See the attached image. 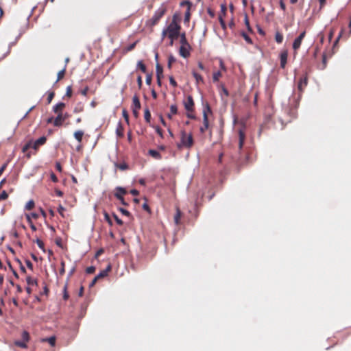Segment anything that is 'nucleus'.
I'll list each match as a JSON object with an SVG mask.
<instances>
[{
	"label": "nucleus",
	"mask_w": 351,
	"mask_h": 351,
	"mask_svg": "<svg viewBox=\"0 0 351 351\" xmlns=\"http://www.w3.org/2000/svg\"><path fill=\"white\" fill-rule=\"evenodd\" d=\"M21 337H22L23 341H25L26 343L29 342V341L30 339L29 334L26 330H24L22 332Z\"/></svg>",
	"instance_id": "nucleus-33"
},
{
	"label": "nucleus",
	"mask_w": 351,
	"mask_h": 351,
	"mask_svg": "<svg viewBox=\"0 0 351 351\" xmlns=\"http://www.w3.org/2000/svg\"><path fill=\"white\" fill-rule=\"evenodd\" d=\"M47 138L45 136H41L33 143H32V148L35 150H37L38 149L40 145H43L44 144H45Z\"/></svg>",
	"instance_id": "nucleus-11"
},
{
	"label": "nucleus",
	"mask_w": 351,
	"mask_h": 351,
	"mask_svg": "<svg viewBox=\"0 0 351 351\" xmlns=\"http://www.w3.org/2000/svg\"><path fill=\"white\" fill-rule=\"evenodd\" d=\"M156 129V132H157V134L161 137V138H163V131L162 130L158 127V126H156L155 128Z\"/></svg>",
	"instance_id": "nucleus-53"
},
{
	"label": "nucleus",
	"mask_w": 351,
	"mask_h": 351,
	"mask_svg": "<svg viewBox=\"0 0 351 351\" xmlns=\"http://www.w3.org/2000/svg\"><path fill=\"white\" fill-rule=\"evenodd\" d=\"M88 87L86 86L83 90H81V94L84 96H86L88 92Z\"/></svg>",
	"instance_id": "nucleus-61"
},
{
	"label": "nucleus",
	"mask_w": 351,
	"mask_h": 351,
	"mask_svg": "<svg viewBox=\"0 0 351 351\" xmlns=\"http://www.w3.org/2000/svg\"><path fill=\"white\" fill-rule=\"evenodd\" d=\"M148 153L149 155L156 160H160L162 158L161 154L156 150L149 149Z\"/></svg>",
	"instance_id": "nucleus-17"
},
{
	"label": "nucleus",
	"mask_w": 351,
	"mask_h": 351,
	"mask_svg": "<svg viewBox=\"0 0 351 351\" xmlns=\"http://www.w3.org/2000/svg\"><path fill=\"white\" fill-rule=\"evenodd\" d=\"M178 113V107L176 105H171L170 106V113L167 114V117L169 119H172V116Z\"/></svg>",
	"instance_id": "nucleus-19"
},
{
	"label": "nucleus",
	"mask_w": 351,
	"mask_h": 351,
	"mask_svg": "<svg viewBox=\"0 0 351 351\" xmlns=\"http://www.w3.org/2000/svg\"><path fill=\"white\" fill-rule=\"evenodd\" d=\"M308 84V76L307 74H304L302 77H300L298 84V88L300 93H302L306 88V86Z\"/></svg>",
	"instance_id": "nucleus-6"
},
{
	"label": "nucleus",
	"mask_w": 351,
	"mask_h": 351,
	"mask_svg": "<svg viewBox=\"0 0 351 351\" xmlns=\"http://www.w3.org/2000/svg\"><path fill=\"white\" fill-rule=\"evenodd\" d=\"M124 128L121 122L118 123L117 129H116V134L118 137L122 138L123 137Z\"/></svg>",
	"instance_id": "nucleus-16"
},
{
	"label": "nucleus",
	"mask_w": 351,
	"mask_h": 351,
	"mask_svg": "<svg viewBox=\"0 0 351 351\" xmlns=\"http://www.w3.org/2000/svg\"><path fill=\"white\" fill-rule=\"evenodd\" d=\"M95 271V268L93 266H90L86 268V271L87 274H93Z\"/></svg>",
	"instance_id": "nucleus-57"
},
{
	"label": "nucleus",
	"mask_w": 351,
	"mask_h": 351,
	"mask_svg": "<svg viewBox=\"0 0 351 351\" xmlns=\"http://www.w3.org/2000/svg\"><path fill=\"white\" fill-rule=\"evenodd\" d=\"M248 158H249V156L245 155V158H244V159L243 160H241V161L239 160V161L237 162L238 165H243L245 163H247V160H248Z\"/></svg>",
	"instance_id": "nucleus-52"
},
{
	"label": "nucleus",
	"mask_w": 351,
	"mask_h": 351,
	"mask_svg": "<svg viewBox=\"0 0 351 351\" xmlns=\"http://www.w3.org/2000/svg\"><path fill=\"white\" fill-rule=\"evenodd\" d=\"M181 17L179 13H175L172 16L171 23L167 25V27L164 28L161 34V39L163 40L167 37L170 42L169 45H173L174 40L179 38L181 25H180Z\"/></svg>",
	"instance_id": "nucleus-1"
},
{
	"label": "nucleus",
	"mask_w": 351,
	"mask_h": 351,
	"mask_svg": "<svg viewBox=\"0 0 351 351\" xmlns=\"http://www.w3.org/2000/svg\"><path fill=\"white\" fill-rule=\"evenodd\" d=\"M144 118L147 123H150L151 121V113L148 108L145 109Z\"/></svg>",
	"instance_id": "nucleus-32"
},
{
	"label": "nucleus",
	"mask_w": 351,
	"mask_h": 351,
	"mask_svg": "<svg viewBox=\"0 0 351 351\" xmlns=\"http://www.w3.org/2000/svg\"><path fill=\"white\" fill-rule=\"evenodd\" d=\"M306 32H302L298 37H297L293 43V49L294 51H297L301 46L302 42L305 37Z\"/></svg>",
	"instance_id": "nucleus-7"
},
{
	"label": "nucleus",
	"mask_w": 351,
	"mask_h": 351,
	"mask_svg": "<svg viewBox=\"0 0 351 351\" xmlns=\"http://www.w3.org/2000/svg\"><path fill=\"white\" fill-rule=\"evenodd\" d=\"M65 72H66V66L62 70L60 71L58 73V77H57L56 82H58V81H60L64 77Z\"/></svg>",
	"instance_id": "nucleus-35"
},
{
	"label": "nucleus",
	"mask_w": 351,
	"mask_h": 351,
	"mask_svg": "<svg viewBox=\"0 0 351 351\" xmlns=\"http://www.w3.org/2000/svg\"><path fill=\"white\" fill-rule=\"evenodd\" d=\"M56 341V339L55 336H51L50 337L44 339L43 340V341L48 342L51 346H55Z\"/></svg>",
	"instance_id": "nucleus-29"
},
{
	"label": "nucleus",
	"mask_w": 351,
	"mask_h": 351,
	"mask_svg": "<svg viewBox=\"0 0 351 351\" xmlns=\"http://www.w3.org/2000/svg\"><path fill=\"white\" fill-rule=\"evenodd\" d=\"M114 197L120 201V202L124 205L128 206V204L125 202V199L123 197H121V195H119L118 194H114Z\"/></svg>",
	"instance_id": "nucleus-43"
},
{
	"label": "nucleus",
	"mask_w": 351,
	"mask_h": 351,
	"mask_svg": "<svg viewBox=\"0 0 351 351\" xmlns=\"http://www.w3.org/2000/svg\"><path fill=\"white\" fill-rule=\"evenodd\" d=\"M25 217L31 229L33 231H36L37 229L36 226L33 223L32 219L30 218V215H25Z\"/></svg>",
	"instance_id": "nucleus-31"
},
{
	"label": "nucleus",
	"mask_w": 351,
	"mask_h": 351,
	"mask_svg": "<svg viewBox=\"0 0 351 351\" xmlns=\"http://www.w3.org/2000/svg\"><path fill=\"white\" fill-rule=\"evenodd\" d=\"M8 197V194L5 191H3L2 193L0 194V201L1 200H5Z\"/></svg>",
	"instance_id": "nucleus-44"
},
{
	"label": "nucleus",
	"mask_w": 351,
	"mask_h": 351,
	"mask_svg": "<svg viewBox=\"0 0 351 351\" xmlns=\"http://www.w3.org/2000/svg\"><path fill=\"white\" fill-rule=\"evenodd\" d=\"M36 244L38 245V247H39L40 249H41L43 252H45V244H44V243L43 242V241H41V240H40V239H37L36 240Z\"/></svg>",
	"instance_id": "nucleus-40"
},
{
	"label": "nucleus",
	"mask_w": 351,
	"mask_h": 351,
	"mask_svg": "<svg viewBox=\"0 0 351 351\" xmlns=\"http://www.w3.org/2000/svg\"><path fill=\"white\" fill-rule=\"evenodd\" d=\"M176 61L175 58L173 57V56H170L169 57V59H168V64H167V66L169 69H171V64L173 62H174Z\"/></svg>",
	"instance_id": "nucleus-51"
},
{
	"label": "nucleus",
	"mask_w": 351,
	"mask_h": 351,
	"mask_svg": "<svg viewBox=\"0 0 351 351\" xmlns=\"http://www.w3.org/2000/svg\"><path fill=\"white\" fill-rule=\"evenodd\" d=\"M190 45H181L180 48V55L184 58H188L190 56Z\"/></svg>",
	"instance_id": "nucleus-10"
},
{
	"label": "nucleus",
	"mask_w": 351,
	"mask_h": 351,
	"mask_svg": "<svg viewBox=\"0 0 351 351\" xmlns=\"http://www.w3.org/2000/svg\"><path fill=\"white\" fill-rule=\"evenodd\" d=\"M35 206V203L34 200H29L25 205V209L30 210H32Z\"/></svg>",
	"instance_id": "nucleus-39"
},
{
	"label": "nucleus",
	"mask_w": 351,
	"mask_h": 351,
	"mask_svg": "<svg viewBox=\"0 0 351 351\" xmlns=\"http://www.w3.org/2000/svg\"><path fill=\"white\" fill-rule=\"evenodd\" d=\"M65 121V117H63V114L60 113L53 120V125L56 127H60L63 122Z\"/></svg>",
	"instance_id": "nucleus-12"
},
{
	"label": "nucleus",
	"mask_w": 351,
	"mask_h": 351,
	"mask_svg": "<svg viewBox=\"0 0 351 351\" xmlns=\"http://www.w3.org/2000/svg\"><path fill=\"white\" fill-rule=\"evenodd\" d=\"M122 115L124 117L127 123L129 124V114H128V111L125 109H123L122 110Z\"/></svg>",
	"instance_id": "nucleus-42"
},
{
	"label": "nucleus",
	"mask_w": 351,
	"mask_h": 351,
	"mask_svg": "<svg viewBox=\"0 0 351 351\" xmlns=\"http://www.w3.org/2000/svg\"><path fill=\"white\" fill-rule=\"evenodd\" d=\"M288 51L285 49L282 50L280 54V67L285 69L287 62Z\"/></svg>",
	"instance_id": "nucleus-9"
},
{
	"label": "nucleus",
	"mask_w": 351,
	"mask_h": 351,
	"mask_svg": "<svg viewBox=\"0 0 351 351\" xmlns=\"http://www.w3.org/2000/svg\"><path fill=\"white\" fill-rule=\"evenodd\" d=\"M138 68L144 73L147 72L145 64L142 61H138L137 64Z\"/></svg>",
	"instance_id": "nucleus-34"
},
{
	"label": "nucleus",
	"mask_w": 351,
	"mask_h": 351,
	"mask_svg": "<svg viewBox=\"0 0 351 351\" xmlns=\"http://www.w3.org/2000/svg\"><path fill=\"white\" fill-rule=\"evenodd\" d=\"M104 217H105V219L108 222V223H109L110 225H112V221H111V219H110V216L108 215V214L105 213V214H104Z\"/></svg>",
	"instance_id": "nucleus-63"
},
{
	"label": "nucleus",
	"mask_w": 351,
	"mask_h": 351,
	"mask_svg": "<svg viewBox=\"0 0 351 351\" xmlns=\"http://www.w3.org/2000/svg\"><path fill=\"white\" fill-rule=\"evenodd\" d=\"M137 83H138V88H141L143 85L142 77L141 75H138L137 77Z\"/></svg>",
	"instance_id": "nucleus-60"
},
{
	"label": "nucleus",
	"mask_w": 351,
	"mask_h": 351,
	"mask_svg": "<svg viewBox=\"0 0 351 351\" xmlns=\"http://www.w3.org/2000/svg\"><path fill=\"white\" fill-rule=\"evenodd\" d=\"M219 21L221 27H222L223 29L225 30L226 29V24L225 21L222 18V15L221 14L219 15Z\"/></svg>",
	"instance_id": "nucleus-41"
},
{
	"label": "nucleus",
	"mask_w": 351,
	"mask_h": 351,
	"mask_svg": "<svg viewBox=\"0 0 351 351\" xmlns=\"http://www.w3.org/2000/svg\"><path fill=\"white\" fill-rule=\"evenodd\" d=\"M222 77V73L220 71L214 72L213 74V81L217 82Z\"/></svg>",
	"instance_id": "nucleus-27"
},
{
	"label": "nucleus",
	"mask_w": 351,
	"mask_h": 351,
	"mask_svg": "<svg viewBox=\"0 0 351 351\" xmlns=\"http://www.w3.org/2000/svg\"><path fill=\"white\" fill-rule=\"evenodd\" d=\"M111 269V266L109 265L107 268L103 271H101L97 276H96L98 279L101 278H104V277H106L108 272L110 271Z\"/></svg>",
	"instance_id": "nucleus-22"
},
{
	"label": "nucleus",
	"mask_w": 351,
	"mask_h": 351,
	"mask_svg": "<svg viewBox=\"0 0 351 351\" xmlns=\"http://www.w3.org/2000/svg\"><path fill=\"white\" fill-rule=\"evenodd\" d=\"M26 282L28 286L37 285V280L35 278H33L31 276H27L26 278Z\"/></svg>",
	"instance_id": "nucleus-28"
},
{
	"label": "nucleus",
	"mask_w": 351,
	"mask_h": 351,
	"mask_svg": "<svg viewBox=\"0 0 351 351\" xmlns=\"http://www.w3.org/2000/svg\"><path fill=\"white\" fill-rule=\"evenodd\" d=\"M55 96L54 92H49L47 96V103L50 104Z\"/></svg>",
	"instance_id": "nucleus-47"
},
{
	"label": "nucleus",
	"mask_w": 351,
	"mask_h": 351,
	"mask_svg": "<svg viewBox=\"0 0 351 351\" xmlns=\"http://www.w3.org/2000/svg\"><path fill=\"white\" fill-rule=\"evenodd\" d=\"M245 138V132L242 130L239 131V149H241Z\"/></svg>",
	"instance_id": "nucleus-15"
},
{
	"label": "nucleus",
	"mask_w": 351,
	"mask_h": 351,
	"mask_svg": "<svg viewBox=\"0 0 351 351\" xmlns=\"http://www.w3.org/2000/svg\"><path fill=\"white\" fill-rule=\"evenodd\" d=\"M119 211H120L123 215H125V216H128V217L130 216V213L128 210H125V209H124V208H119Z\"/></svg>",
	"instance_id": "nucleus-54"
},
{
	"label": "nucleus",
	"mask_w": 351,
	"mask_h": 351,
	"mask_svg": "<svg viewBox=\"0 0 351 351\" xmlns=\"http://www.w3.org/2000/svg\"><path fill=\"white\" fill-rule=\"evenodd\" d=\"M126 193H127V191L121 186H117L115 189L114 194H118L119 195L123 197V195H125Z\"/></svg>",
	"instance_id": "nucleus-25"
},
{
	"label": "nucleus",
	"mask_w": 351,
	"mask_h": 351,
	"mask_svg": "<svg viewBox=\"0 0 351 351\" xmlns=\"http://www.w3.org/2000/svg\"><path fill=\"white\" fill-rule=\"evenodd\" d=\"M184 5H187V10L185 12V16H184V23H189V21H190V17H191L190 9H191L192 3L189 1H184L181 2L180 5L182 6Z\"/></svg>",
	"instance_id": "nucleus-8"
},
{
	"label": "nucleus",
	"mask_w": 351,
	"mask_h": 351,
	"mask_svg": "<svg viewBox=\"0 0 351 351\" xmlns=\"http://www.w3.org/2000/svg\"><path fill=\"white\" fill-rule=\"evenodd\" d=\"M184 106L186 112H194L195 103L191 95H188L186 99L184 101Z\"/></svg>",
	"instance_id": "nucleus-5"
},
{
	"label": "nucleus",
	"mask_w": 351,
	"mask_h": 351,
	"mask_svg": "<svg viewBox=\"0 0 351 351\" xmlns=\"http://www.w3.org/2000/svg\"><path fill=\"white\" fill-rule=\"evenodd\" d=\"M137 42H138V41H136V42H134V43H133L130 44V45H128V46L126 47V51H130L133 50V49L135 48V47H136V45Z\"/></svg>",
	"instance_id": "nucleus-48"
},
{
	"label": "nucleus",
	"mask_w": 351,
	"mask_h": 351,
	"mask_svg": "<svg viewBox=\"0 0 351 351\" xmlns=\"http://www.w3.org/2000/svg\"><path fill=\"white\" fill-rule=\"evenodd\" d=\"M84 134V131L77 130L74 132L73 136H74L75 138L77 141L78 143H81L82 141Z\"/></svg>",
	"instance_id": "nucleus-18"
},
{
	"label": "nucleus",
	"mask_w": 351,
	"mask_h": 351,
	"mask_svg": "<svg viewBox=\"0 0 351 351\" xmlns=\"http://www.w3.org/2000/svg\"><path fill=\"white\" fill-rule=\"evenodd\" d=\"M192 73H193L194 78L195 79L197 84H199V83H204V79L200 74L197 73L195 71H193Z\"/></svg>",
	"instance_id": "nucleus-20"
},
{
	"label": "nucleus",
	"mask_w": 351,
	"mask_h": 351,
	"mask_svg": "<svg viewBox=\"0 0 351 351\" xmlns=\"http://www.w3.org/2000/svg\"><path fill=\"white\" fill-rule=\"evenodd\" d=\"M50 177H51V180L53 182H58V179L57 178V176L55 175L54 173H51L50 174Z\"/></svg>",
	"instance_id": "nucleus-59"
},
{
	"label": "nucleus",
	"mask_w": 351,
	"mask_h": 351,
	"mask_svg": "<svg viewBox=\"0 0 351 351\" xmlns=\"http://www.w3.org/2000/svg\"><path fill=\"white\" fill-rule=\"evenodd\" d=\"M113 217H114V219H115L116 222H117L119 225H120V226L123 225V221H122L121 219H120L119 218V217H118L116 214H113Z\"/></svg>",
	"instance_id": "nucleus-55"
},
{
	"label": "nucleus",
	"mask_w": 351,
	"mask_h": 351,
	"mask_svg": "<svg viewBox=\"0 0 351 351\" xmlns=\"http://www.w3.org/2000/svg\"><path fill=\"white\" fill-rule=\"evenodd\" d=\"M31 147L32 148V142H29L23 146L22 151L23 153H25Z\"/></svg>",
	"instance_id": "nucleus-45"
},
{
	"label": "nucleus",
	"mask_w": 351,
	"mask_h": 351,
	"mask_svg": "<svg viewBox=\"0 0 351 351\" xmlns=\"http://www.w3.org/2000/svg\"><path fill=\"white\" fill-rule=\"evenodd\" d=\"M115 166L119 168V169L124 171L128 169V165L125 162L120 163V164H115Z\"/></svg>",
	"instance_id": "nucleus-38"
},
{
	"label": "nucleus",
	"mask_w": 351,
	"mask_h": 351,
	"mask_svg": "<svg viewBox=\"0 0 351 351\" xmlns=\"http://www.w3.org/2000/svg\"><path fill=\"white\" fill-rule=\"evenodd\" d=\"M211 113V109L208 104H206L203 110V125L200 127V132L204 134L209 127L208 113Z\"/></svg>",
	"instance_id": "nucleus-4"
},
{
	"label": "nucleus",
	"mask_w": 351,
	"mask_h": 351,
	"mask_svg": "<svg viewBox=\"0 0 351 351\" xmlns=\"http://www.w3.org/2000/svg\"><path fill=\"white\" fill-rule=\"evenodd\" d=\"M141 108L139 98L137 95H134L132 98V109L140 110Z\"/></svg>",
	"instance_id": "nucleus-14"
},
{
	"label": "nucleus",
	"mask_w": 351,
	"mask_h": 351,
	"mask_svg": "<svg viewBox=\"0 0 351 351\" xmlns=\"http://www.w3.org/2000/svg\"><path fill=\"white\" fill-rule=\"evenodd\" d=\"M156 77H163V69L162 66L160 64H157L156 66Z\"/></svg>",
	"instance_id": "nucleus-23"
},
{
	"label": "nucleus",
	"mask_w": 351,
	"mask_h": 351,
	"mask_svg": "<svg viewBox=\"0 0 351 351\" xmlns=\"http://www.w3.org/2000/svg\"><path fill=\"white\" fill-rule=\"evenodd\" d=\"M65 210V208L62 206V205H60L58 208V213H60V215L62 217H64V212Z\"/></svg>",
	"instance_id": "nucleus-49"
},
{
	"label": "nucleus",
	"mask_w": 351,
	"mask_h": 351,
	"mask_svg": "<svg viewBox=\"0 0 351 351\" xmlns=\"http://www.w3.org/2000/svg\"><path fill=\"white\" fill-rule=\"evenodd\" d=\"M181 211L179 208L176 209V213L174 216V222L176 225H179L180 223V219H181Z\"/></svg>",
	"instance_id": "nucleus-21"
},
{
	"label": "nucleus",
	"mask_w": 351,
	"mask_h": 351,
	"mask_svg": "<svg viewBox=\"0 0 351 351\" xmlns=\"http://www.w3.org/2000/svg\"><path fill=\"white\" fill-rule=\"evenodd\" d=\"M220 7H221V11H220V14H221L222 15V18L223 19V17L226 16V12H227L226 4V3H222Z\"/></svg>",
	"instance_id": "nucleus-36"
},
{
	"label": "nucleus",
	"mask_w": 351,
	"mask_h": 351,
	"mask_svg": "<svg viewBox=\"0 0 351 351\" xmlns=\"http://www.w3.org/2000/svg\"><path fill=\"white\" fill-rule=\"evenodd\" d=\"M169 82L170 84L173 87H176L178 86L176 81L172 76L169 77Z\"/></svg>",
	"instance_id": "nucleus-56"
},
{
	"label": "nucleus",
	"mask_w": 351,
	"mask_h": 351,
	"mask_svg": "<svg viewBox=\"0 0 351 351\" xmlns=\"http://www.w3.org/2000/svg\"><path fill=\"white\" fill-rule=\"evenodd\" d=\"M56 168L59 172H62V165L59 162H56Z\"/></svg>",
	"instance_id": "nucleus-62"
},
{
	"label": "nucleus",
	"mask_w": 351,
	"mask_h": 351,
	"mask_svg": "<svg viewBox=\"0 0 351 351\" xmlns=\"http://www.w3.org/2000/svg\"><path fill=\"white\" fill-rule=\"evenodd\" d=\"M245 25H246L247 29L249 31H252L250 25V22H249V20H248V17H247V15L245 17Z\"/></svg>",
	"instance_id": "nucleus-58"
},
{
	"label": "nucleus",
	"mask_w": 351,
	"mask_h": 351,
	"mask_svg": "<svg viewBox=\"0 0 351 351\" xmlns=\"http://www.w3.org/2000/svg\"><path fill=\"white\" fill-rule=\"evenodd\" d=\"M275 40L278 44L282 43L283 41V35L279 31H277L275 34Z\"/></svg>",
	"instance_id": "nucleus-26"
},
{
	"label": "nucleus",
	"mask_w": 351,
	"mask_h": 351,
	"mask_svg": "<svg viewBox=\"0 0 351 351\" xmlns=\"http://www.w3.org/2000/svg\"><path fill=\"white\" fill-rule=\"evenodd\" d=\"M194 145V139L191 133H187L185 130L180 132V141L177 144L179 149L183 148L190 149Z\"/></svg>",
	"instance_id": "nucleus-2"
},
{
	"label": "nucleus",
	"mask_w": 351,
	"mask_h": 351,
	"mask_svg": "<svg viewBox=\"0 0 351 351\" xmlns=\"http://www.w3.org/2000/svg\"><path fill=\"white\" fill-rule=\"evenodd\" d=\"M65 95L68 97H71L72 96V88L71 86H67Z\"/></svg>",
	"instance_id": "nucleus-50"
},
{
	"label": "nucleus",
	"mask_w": 351,
	"mask_h": 351,
	"mask_svg": "<svg viewBox=\"0 0 351 351\" xmlns=\"http://www.w3.org/2000/svg\"><path fill=\"white\" fill-rule=\"evenodd\" d=\"M167 12V5L166 3H162L160 7L155 11L153 16L150 19L147 24L149 26H155L158 24L161 18L166 14Z\"/></svg>",
	"instance_id": "nucleus-3"
},
{
	"label": "nucleus",
	"mask_w": 351,
	"mask_h": 351,
	"mask_svg": "<svg viewBox=\"0 0 351 351\" xmlns=\"http://www.w3.org/2000/svg\"><path fill=\"white\" fill-rule=\"evenodd\" d=\"M65 108V104L63 102H60L53 106V110L57 114H60V113H62V110Z\"/></svg>",
	"instance_id": "nucleus-13"
},
{
	"label": "nucleus",
	"mask_w": 351,
	"mask_h": 351,
	"mask_svg": "<svg viewBox=\"0 0 351 351\" xmlns=\"http://www.w3.org/2000/svg\"><path fill=\"white\" fill-rule=\"evenodd\" d=\"M219 64H220V69L223 71H226V66L224 65V63L221 60L220 62H219Z\"/></svg>",
	"instance_id": "nucleus-64"
},
{
	"label": "nucleus",
	"mask_w": 351,
	"mask_h": 351,
	"mask_svg": "<svg viewBox=\"0 0 351 351\" xmlns=\"http://www.w3.org/2000/svg\"><path fill=\"white\" fill-rule=\"evenodd\" d=\"M179 37H180V42L181 45H189L188 41H187L185 32H183V33L180 32Z\"/></svg>",
	"instance_id": "nucleus-24"
},
{
	"label": "nucleus",
	"mask_w": 351,
	"mask_h": 351,
	"mask_svg": "<svg viewBox=\"0 0 351 351\" xmlns=\"http://www.w3.org/2000/svg\"><path fill=\"white\" fill-rule=\"evenodd\" d=\"M14 344L17 346V347H19V348H27V343L24 341H15L14 342Z\"/></svg>",
	"instance_id": "nucleus-30"
},
{
	"label": "nucleus",
	"mask_w": 351,
	"mask_h": 351,
	"mask_svg": "<svg viewBox=\"0 0 351 351\" xmlns=\"http://www.w3.org/2000/svg\"><path fill=\"white\" fill-rule=\"evenodd\" d=\"M241 36L248 44H252V40L245 32H242Z\"/></svg>",
	"instance_id": "nucleus-37"
},
{
	"label": "nucleus",
	"mask_w": 351,
	"mask_h": 351,
	"mask_svg": "<svg viewBox=\"0 0 351 351\" xmlns=\"http://www.w3.org/2000/svg\"><path fill=\"white\" fill-rule=\"evenodd\" d=\"M65 274V263L64 261H61V268L60 269V274L63 276Z\"/></svg>",
	"instance_id": "nucleus-46"
}]
</instances>
